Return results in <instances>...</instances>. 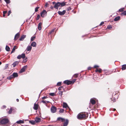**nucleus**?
<instances>
[{"instance_id": "obj_11", "label": "nucleus", "mask_w": 126, "mask_h": 126, "mask_svg": "<svg viewBox=\"0 0 126 126\" xmlns=\"http://www.w3.org/2000/svg\"><path fill=\"white\" fill-rule=\"evenodd\" d=\"M41 118L38 117H36L35 119V121L36 123H38L41 121Z\"/></svg>"}, {"instance_id": "obj_20", "label": "nucleus", "mask_w": 126, "mask_h": 126, "mask_svg": "<svg viewBox=\"0 0 126 126\" xmlns=\"http://www.w3.org/2000/svg\"><path fill=\"white\" fill-rule=\"evenodd\" d=\"M90 102L93 105H94L95 104V101L92 99H91L90 100Z\"/></svg>"}, {"instance_id": "obj_21", "label": "nucleus", "mask_w": 126, "mask_h": 126, "mask_svg": "<svg viewBox=\"0 0 126 126\" xmlns=\"http://www.w3.org/2000/svg\"><path fill=\"white\" fill-rule=\"evenodd\" d=\"M66 3V2H63L61 3L60 2V6H61V7L64 6L65 5Z\"/></svg>"}, {"instance_id": "obj_37", "label": "nucleus", "mask_w": 126, "mask_h": 126, "mask_svg": "<svg viewBox=\"0 0 126 126\" xmlns=\"http://www.w3.org/2000/svg\"><path fill=\"white\" fill-rule=\"evenodd\" d=\"M64 109H61L59 111V112L61 113H63L64 111Z\"/></svg>"}, {"instance_id": "obj_15", "label": "nucleus", "mask_w": 126, "mask_h": 126, "mask_svg": "<svg viewBox=\"0 0 126 126\" xmlns=\"http://www.w3.org/2000/svg\"><path fill=\"white\" fill-rule=\"evenodd\" d=\"M26 35H23L21 37L19 40L20 41H23L24 39L26 37Z\"/></svg>"}, {"instance_id": "obj_28", "label": "nucleus", "mask_w": 126, "mask_h": 126, "mask_svg": "<svg viewBox=\"0 0 126 126\" xmlns=\"http://www.w3.org/2000/svg\"><path fill=\"white\" fill-rule=\"evenodd\" d=\"M5 49L7 51H9L10 50V48L9 47L7 46H6Z\"/></svg>"}, {"instance_id": "obj_62", "label": "nucleus", "mask_w": 126, "mask_h": 126, "mask_svg": "<svg viewBox=\"0 0 126 126\" xmlns=\"http://www.w3.org/2000/svg\"><path fill=\"white\" fill-rule=\"evenodd\" d=\"M3 107L4 108H5L6 107V106L5 105H4L3 106Z\"/></svg>"}, {"instance_id": "obj_12", "label": "nucleus", "mask_w": 126, "mask_h": 126, "mask_svg": "<svg viewBox=\"0 0 126 126\" xmlns=\"http://www.w3.org/2000/svg\"><path fill=\"white\" fill-rule=\"evenodd\" d=\"M19 63V62L18 61H15V62L12 64V65H13V67H15Z\"/></svg>"}, {"instance_id": "obj_18", "label": "nucleus", "mask_w": 126, "mask_h": 126, "mask_svg": "<svg viewBox=\"0 0 126 126\" xmlns=\"http://www.w3.org/2000/svg\"><path fill=\"white\" fill-rule=\"evenodd\" d=\"M32 48V47L30 46H28L26 48L27 51H31Z\"/></svg>"}, {"instance_id": "obj_47", "label": "nucleus", "mask_w": 126, "mask_h": 126, "mask_svg": "<svg viewBox=\"0 0 126 126\" xmlns=\"http://www.w3.org/2000/svg\"><path fill=\"white\" fill-rule=\"evenodd\" d=\"M9 65L8 64H6L5 66L4 69H6L8 67Z\"/></svg>"}, {"instance_id": "obj_3", "label": "nucleus", "mask_w": 126, "mask_h": 126, "mask_svg": "<svg viewBox=\"0 0 126 126\" xmlns=\"http://www.w3.org/2000/svg\"><path fill=\"white\" fill-rule=\"evenodd\" d=\"M47 12L46 11L44 10L41 14V16L42 17H44L47 15Z\"/></svg>"}, {"instance_id": "obj_48", "label": "nucleus", "mask_w": 126, "mask_h": 126, "mask_svg": "<svg viewBox=\"0 0 126 126\" xmlns=\"http://www.w3.org/2000/svg\"><path fill=\"white\" fill-rule=\"evenodd\" d=\"M11 13V11L10 10L9 11H8V16H9L10 15V14Z\"/></svg>"}, {"instance_id": "obj_54", "label": "nucleus", "mask_w": 126, "mask_h": 126, "mask_svg": "<svg viewBox=\"0 0 126 126\" xmlns=\"http://www.w3.org/2000/svg\"><path fill=\"white\" fill-rule=\"evenodd\" d=\"M48 4L47 3H46L45 5V6L46 7H47L48 6Z\"/></svg>"}, {"instance_id": "obj_14", "label": "nucleus", "mask_w": 126, "mask_h": 126, "mask_svg": "<svg viewBox=\"0 0 126 126\" xmlns=\"http://www.w3.org/2000/svg\"><path fill=\"white\" fill-rule=\"evenodd\" d=\"M31 45L33 47H36V44L35 42H33L31 43Z\"/></svg>"}, {"instance_id": "obj_27", "label": "nucleus", "mask_w": 126, "mask_h": 126, "mask_svg": "<svg viewBox=\"0 0 126 126\" xmlns=\"http://www.w3.org/2000/svg\"><path fill=\"white\" fill-rule=\"evenodd\" d=\"M14 78L18 76V74L16 73H14L12 74Z\"/></svg>"}, {"instance_id": "obj_57", "label": "nucleus", "mask_w": 126, "mask_h": 126, "mask_svg": "<svg viewBox=\"0 0 126 126\" xmlns=\"http://www.w3.org/2000/svg\"><path fill=\"white\" fill-rule=\"evenodd\" d=\"M61 121L62 122H63L64 121H65V119H64V118H62V119H61Z\"/></svg>"}, {"instance_id": "obj_30", "label": "nucleus", "mask_w": 126, "mask_h": 126, "mask_svg": "<svg viewBox=\"0 0 126 126\" xmlns=\"http://www.w3.org/2000/svg\"><path fill=\"white\" fill-rule=\"evenodd\" d=\"M41 102L43 103L44 104H46L47 103H48L49 102V101H44V100H42L41 101Z\"/></svg>"}, {"instance_id": "obj_43", "label": "nucleus", "mask_w": 126, "mask_h": 126, "mask_svg": "<svg viewBox=\"0 0 126 126\" xmlns=\"http://www.w3.org/2000/svg\"><path fill=\"white\" fill-rule=\"evenodd\" d=\"M71 9V8L70 7H69L68 8H67L66 9L67 11H68L70 10Z\"/></svg>"}, {"instance_id": "obj_36", "label": "nucleus", "mask_w": 126, "mask_h": 126, "mask_svg": "<svg viewBox=\"0 0 126 126\" xmlns=\"http://www.w3.org/2000/svg\"><path fill=\"white\" fill-rule=\"evenodd\" d=\"M12 111V108H11L9 110V111L8 112V113L9 114H10L11 113Z\"/></svg>"}, {"instance_id": "obj_5", "label": "nucleus", "mask_w": 126, "mask_h": 126, "mask_svg": "<svg viewBox=\"0 0 126 126\" xmlns=\"http://www.w3.org/2000/svg\"><path fill=\"white\" fill-rule=\"evenodd\" d=\"M63 83L67 85H69L72 83V81L68 80H66L64 81H63Z\"/></svg>"}, {"instance_id": "obj_44", "label": "nucleus", "mask_w": 126, "mask_h": 126, "mask_svg": "<svg viewBox=\"0 0 126 126\" xmlns=\"http://www.w3.org/2000/svg\"><path fill=\"white\" fill-rule=\"evenodd\" d=\"M55 94L54 93H51L49 94V95L52 96H54Z\"/></svg>"}, {"instance_id": "obj_53", "label": "nucleus", "mask_w": 126, "mask_h": 126, "mask_svg": "<svg viewBox=\"0 0 126 126\" xmlns=\"http://www.w3.org/2000/svg\"><path fill=\"white\" fill-rule=\"evenodd\" d=\"M54 29H53L50 32V33L51 34V33L53 32H54Z\"/></svg>"}, {"instance_id": "obj_56", "label": "nucleus", "mask_w": 126, "mask_h": 126, "mask_svg": "<svg viewBox=\"0 0 126 126\" xmlns=\"http://www.w3.org/2000/svg\"><path fill=\"white\" fill-rule=\"evenodd\" d=\"M104 24V22H102L100 24V25L101 26L102 25H103Z\"/></svg>"}, {"instance_id": "obj_35", "label": "nucleus", "mask_w": 126, "mask_h": 126, "mask_svg": "<svg viewBox=\"0 0 126 126\" xmlns=\"http://www.w3.org/2000/svg\"><path fill=\"white\" fill-rule=\"evenodd\" d=\"M17 58L18 59H20L22 58L21 55H19L17 57Z\"/></svg>"}, {"instance_id": "obj_4", "label": "nucleus", "mask_w": 126, "mask_h": 126, "mask_svg": "<svg viewBox=\"0 0 126 126\" xmlns=\"http://www.w3.org/2000/svg\"><path fill=\"white\" fill-rule=\"evenodd\" d=\"M51 110L52 113H55L56 111L57 108L54 106H52L51 108Z\"/></svg>"}, {"instance_id": "obj_40", "label": "nucleus", "mask_w": 126, "mask_h": 126, "mask_svg": "<svg viewBox=\"0 0 126 126\" xmlns=\"http://www.w3.org/2000/svg\"><path fill=\"white\" fill-rule=\"evenodd\" d=\"M40 17V16L39 15H38L37 17L36 18V20H38L39 19V18Z\"/></svg>"}, {"instance_id": "obj_45", "label": "nucleus", "mask_w": 126, "mask_h": 126, "mask_svg": "<svg viewBox=\"0 0 126 126\" xmlns=\"http://www.w3.org/2000/svg\"><path fill=\"white\" fill-rule=\"evenodd\" d=\"M63 92L62 91H59V94L62 96L63 94Z\"/></svg>"}, {"instance_id": "obj_32", "label": "nucleus", "mask_w": 126, "mask_h": 126, "mask_svg": "<svg viewBox=\"0 0 126 126\" xmlns=\"http://www.w3.org/2000/svg\"><path fill=\"white\" fill-rule=\"evenodd\" d=\"M122 16H125L126 15V11H124L122 13H121Z\"/></svg>"}, {"instance_id": "obj_31", "label": "nucleus", "mask_w": 126, "mask_h": 126, "mask_svg": "<svg viewBox=\"0 0 126 126\" xmlns=\"http://www.w3.org/2000/svg\"><path fill=\"white\" fill-rule=\"evenodd\" d=\"M4 0L7 4H9L11 2L10 0Z\"/></svg>"}, {"instance_id": "obj_63", "label": "nucleus", "mask_w": 126, "mask_h": 126, "mask_svg": "<svg viewBox=\"0 0 126 126\" xmlns=\"http://www.w3.org/2000/svg\"><path fill=\"white\" fill-rule=\"evenodd\" d=\"M5 14H3V17L5 16Z\"/></svg>"}, {"instance_id": "obj_7", "label": "nucleus", "mask_w": 126, "mask_h": 126, "mask_svg": "<svg viewBox=\"0 0 126 126\" xmlns=\"http://www.w3.org/2000/svg\"><path fill=\"white\" fill-rule=\"evenodd\" d=\"M60 6V2H57L55 4L54 6V8L56 9H58L59 6Z\"/></svg>"}, {"instance_id": "obj_10", "label": "nucleus", "mask_w": 126, "mask_h": 126, "mask_svg": "<svg viewBox=\"0 0 126 126\" xmlns=\"http://www.w3.org/2000/svg\"><path fill=\"white\" fill-rule=\"evenodd\" d=\"M20 36V34L18 32L17 33L15 36L14 37V40H16L19 38Z\"/></svg>"}, {"instance_id": "obj_52", "label": "nucleus", "mask_w": 126, "mask_h": 126, "mask_svg": "<svg viewBox=\"0 0 126 126\" xmlns=\"http://www.w3.org/2000/svg\"><path fill=\"white\" fill-rule=\"evenodd\" d=\"M99 66L97 65H95L94 66V67L95 68H96L97 67H98Z\"/></svg>"}, {"instance_id": "obj_8", "label": "nucleus", "mask_w": 126, "mask_h": 126, "mask_svg": "<svg viewBox=\"0 0 126 126\" xmlns=\"http://www.w3.org/2000/svg\"><path fill=\"white\" fill-rule=\"evenodd\" d=\"M66 12V11L65 10H64L63 11L61 12L60 11H59L58 12V14L60 15H64Z\"/></svg>"}, {"instance_id": "obj_58", "label": "nucleus", "mask_w": 126, "mask_h": 126, "mask_svg": "<svg viewBox=\"0 0 126 126\" xmlns=\"http://www.w3.org/2000/svg\"><path fill=\"white\" fill-rule=\"evenodd\" d=\"M47 98V97H46V96H44L42 98V99H45Z\"/></svg>"}, {"instance_id": "obj_60", "label": "nucleus", "mask_w": 126, "mask_h": 126, "mask_svg": "<svg viewBox=\"0 0 126 126\" xmlns=\"http://www.w3.org/2000/svg\"><path fill=\"white\" fill-rule=\"evenodd\" d=\"M91 67H88V70H90L91 69Z\"/></svg>"}, {"instance_id": "obj_2", "label": "nucleus", "mask_w": 126, "mask_h": 126, "mask_svg": "<svg viewBox=\"0 0 126 126\" xmlns=\"http://www.w3.org/2000/svg\"><path fill=\"white\" fill-rule=\"evenodd\" d=\"M9 122V120L7 118H3L0 121V124L2 125H5L8 123Z\"/></svg>"}, {"instance_id": "obj_61", "label": "nucleus", "mask_w": 126, "mask_h": 126, "mask_svg": "<svg viewBox=\"0 0 126 126\" xmlns=\"http://www.w3.org/2000/svg\"><path fill=\"white\" fill-rule=\"evenodd\" d=\"M16 100L17 102H18L19 101V99H16Z\"/></svg>"}, {"instance_id": "obj_46", "label": "nucleus", "mask_w": 126, "mask_h": 126, "mask_svg": "<svg viewBox=\"0 0 126 126\" xmlns=\"http://www.w3.org/2000/svg\"><path fill=\"white\" fill-rule=\"evenodd\" d=\"M112 27V26L111 25H108L107 27L109 29H110Z\"/></svg>"}, {"instance_id": "obj_41", "label": "nucleus", "mask_w": 126, "mask_h": 126, "mask_svg": "<svg viewBox=\"0 0 126 126\" xmlns=\"http://www.w3.org/2000/svg\"><path fill=\"white\" fill-rule=\"evenodd\" d=\"M62 82H58L57 84V85L58 86H60Z\"/></svg>"}, {"instance_id": "obj_23", "label": "nucleus", "mask_w": 126, "mask_h": 126, "mask_svg": "<svg viewBox=\"0 0 126 126\" xmlns=\"http://www.w3.org/2000/svg\"><path fill=\"white\" fill-rule=\"evenodd\" d=\"M17 48L16 46H14L12 49V51L11 52V53L14 52L15 51V49Z\"/></svg>"}, {"instance_id": "obj_22", "label": "nucleus", "mask_w": 126, "mask_h": 126, "mask_svg": "<svg viewBox=\"0 0 126 126\" xmlns=\"http://www.w3.org/2000/svg\"><path fill=\"white\" fill-rule=\"evenodd\" d=\"M102 70V69L100 68H97L95 71V72H98L99 73H101V72Z\"/></svg>"}, {"instance_id": "obj_24", "label": "nucleus", "mask_w": 126, "mask_h": 126, "mask_svg": "<svg viewBox=\"0 0 126 126\" xmlns=\"http://www.w3.org/2000/svg\"><path fill=\"white\" fill-rule=\"evenodd\" d=\"M122 70H124L126 69V65H124L122 66Z\"/></svg>"}, {"instance_id": "obj_13", "label": "nucleus", "mask_w": 126, "mask_h": 126, "mask_svg": "<svg viewBox=\"0 0 126 126\" xmlns=\"http://www.w3.org/2000/svg\"><path fill=\"white\" fill-rule=\"evenodd\" d=\"M38 105L35 103L34 104V106L33 107V109L35 110H37L38 109Z\"/></svg>"}, {"instance_id": "obj_33", "label": "nucleus", "mask_w": 126, "mask_h": 126, "mask_svg": "<svg viewBox=\"0 0 126 126\" xmlns=\"http://www.w3.org/2000/svg\"><path fill=\"white\" fill-rule=\"evenodd\" d=\"M22 58L24 59L25 57V54L23 53L21 54Z\"/></svg>"}, {"instance_id": "obj_59", "label": "nucleus", "mask_w": 126, "mask_h": 126, "mask_svg": "<svg viewBox=\"0 0 126 126\" xmlns=\"http://www.w3.org/2000/svg\"><path fill=\"white\" fill-rule=\"evenodd\" d=\"M50 8L51 9H53V6H51V7H50Z\"/></svg>"}, {"instance_id": "obj_25", "label": "nucleus", "mask_w": 126, "mask_h": 126, "mask_svg": "<svg viewBox=\"0 0 126 126\" xmlns=\"http://www.w3.org/2000/svg\"><path fill=\"white\" fill-rule=\"evenodd\" d=\"M29 122L30 123L33 125L34 124L36 123L35 121L33 120L30 121Z\"/></svg>"}, {"instance_id": "obj_16", "label": "nucleus", "mask_w": 126, "mask_h": 126, "mask_svg": "<svg viewBox=\"0 0 126 126\" xmlns=\"http://www.w3.org/2000/svg\"><path fill=\"white\" fill-rule=\"evenodd\" d=\"M68 120H66L63 123V126H67L68 124Z\"/></svg>"}, {"instance_id": "obj_19", "label": "nucleus", "mask_w": 126, "mask_h": 126, "mask_svg": "<svg viewBox=\"0 0 126 126\" xmlns=\"http://www.w3.org/2000/svg\"><path fill=\"white\" fill-rule=\"evenodd\" d=\"M42 24L41 23H39L38 24V28L39 30H40L41 29V25Z\"/></svg>"}, {"instance_id": "obj_38", "label": "nucleus", "mask_w": 126, "mask_h": 126, "mask_svg": "<svg viewBox=\"0 0 126 126\" xmlns=\"http://www.w3.org/2000/svg\"><path fill=\"white\" fill-rule=\"evenodd\" d=\"M39 7L37 6L35 8V12H37L38 11V9L39 8Z\"/></svg>"}, {"instance_id": "obj_1", "label": "nucleus", "mask_w": 126, "mask_h": 126, "mask_svg": "<svg viewBox=\"0 0 126 126\" xmlns=\"http://www.w3.org/2000/svg\"><path fill=\"white\" fill-rule=\"evenodd\" d=\"M77 118L79 119H85L86 118L85 115L83 113H79L77 116Z\"/></svg>"}, {"instance_id": "obj_42", "label": "nucleus", "mask_w": 126, "mask_h": 126, "mask_svg": "<svg viewBox=\"0 0 126 126\" xmlns=\"http://www.w3.org/2000/svg\"><path fill=\"white\" fill-rule=\"evenodd\" d=\"M78 74H75L74 76L73 77H74L75 78H76L78 77Z\"/></svg>"}, {"instance_id": "obj_29", "label": "nucleus", "mask_w": 126, "mask_h": 126, "mask_svg": "<svg viewBox=\"0 0 126 126\" xmlns=\"http://www.w3.org/2000/svg\"><path fill=\"white\" fill-rule=\"evenodd\" d=\"M14 78L13 76V74H12V75H10L9 77H8L7 78L8 79H10Z\"/></svg>"}, {"instance_id": "obj_17", "label": "nucleus", "mask_w": 126, "mask_h": 126, "mask_svg": "<svg viewBox=\"0 0 126 126\" xmlns=\"http://www.w3.org/2000/svg\"><path fill=\"white\" fill-rule=\"evenodd\" d=\"M16 123L17 124H23L24 123V121L23 120H19L17 121Z\"/></svg>"}, {"instance_id": "obj_64", "label": "nucleus", "mask_w": 126, "mask_h": 126, "mask_svg": "<svg viewBox=\"0 0 126 126\" xmlns=\"http://www.w3.org/2000/svg\"><path fill=\"white\" fill-rule=\"evenodd\" d=\"M55 3V2H52V3H53V4H54Z\"/></svg>"}, {"instance_id": "obj_55", "label": "nucleus", "mask_w": 126, "mask_h": 126, "mask_svg": "<svg viewBox=\"0 0 126 126\" xmlns=\"http://www.w3.org/2000/svg\"><path fill=\"white\" fill-rule=\"evenodd\" d=\"M7 12V11H5L3 12V14H5Z\"/></svg>"}, {"instance_id": "obj_34", "label": "nucleus", "mask_w": 126, "mask_h": 126, "mask_svg": "<svg viewBox=\"0 0 126 126\" xmlns=\"http://www.w3.org/2000/svg\"><path fill=\"white\" fill-rule=\"evenodd\" d=\"M124 8H121L119 10V12H122L124 10Z\"/></svg>"}, {"instance_id": "obj_26", "label": "nucleus", "mask_w": 126, "mask_h": 126, "mask_svg": "<svg viewBox=\"0 0 126 126\" xmlns=\"http://www.w3.org/2000/svg\"><path fill=\"white\" fill-rule=\"evenodd\" d=\"M120 17L119 16H117L115 17L114 19V20L115 21H116L119 20L120 19Z\"/></svg>"}, {"instance_id": "obj_49", "label": "nucleus", "mask_w": 126, "mask_h": 126, "mask_svg": "<svg viewBox=\"0 0 126 126\" xmlns=\"http://www.w3.org/2000/svg\"><path fill=\"white\" fill-rule=\"evenodd\" d=\"M62 118L60 117L58 118L57 119V120L59 121L61 120V119H62Z\"/></svg>"}, {"instance_id": "obj_51", "label": "nucleus", "mask_w": 126, "mask_h": 126, "mask_svg": "<svg viewBox=\"0 0 126 126\" xmlns=\"http://www.w3.org/2000/svg\"><path fill=\"white\" fill-rule=\"evenodd\" d=\"M63 86H61V87H60L58 88V89L59 90H60L61 89V88H63Z\"/></svg>"}, {"instance_id": "obj_9", "label": "nucleus", "mask_w": 126, "mask_h": 126, "mask_svg": "<svg viewBox=\"0 0 126 126\" xmlns=\"http://www.w3.org/2000/svg\"><path fill=\"white\" fill-rule=\"evenodd\" d=\"M63 108H67L69 109V110H70V109L69 107L68 106L67 104L65 103H63Z\"/></svg>"}, {"instance_id": "obj_39", "label": "nucleus", "mask_w": 126, "mask_h": 126, "mask_svg": "<svg viewBox=\"0 0 126 126\" xmlns=\"http://www.w3.org/2000/svg\"><path fill=\"white\" fill-rule=\"evenodd\" d=\"M35 38V36H33V37H31V41H33L34 40Z\"/></svg>"}, {"instance_id": "obj_6", "label": "nucleus", "mask_w": 126, "mask_h": 126, "mask_svg": "<svg viewBox=\"0 0 126 126\" xmlns=\"http://www.w3.org/2000/svg\"><path fill=\"white\" fill-rule=\"evenodd\" d=\"M27 68V66L25 65L23 66L21 69L20 70V71H19V72L20 73H22L25 71V69H26Z\"/></svg>"}, {"instance_id": "obj_50", "label": "nucleus", "mask_w": 126, "mask_h": 126, "mask_svg": "<svg viewBox=\"0 0 126 126\" xmlns=\"http://www.w3.org/2000/svg\"><path fill=\"white\" fill-rule=\"evenodd\" d=\"M76 79H74L72 81H72V83H74L75 81H76Z\"/></svg>"}]
</instances>
